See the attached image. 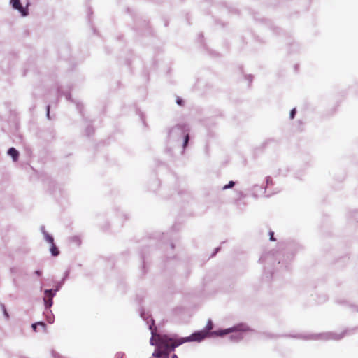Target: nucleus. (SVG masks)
Instances as JSON below:
<instances>
[{
  "label": "nucleus",
  "instance_id": "1",
  "mask_svg": "<svg viewBox=\"0 0 358 358\" xmlns=\"http://www.w3.org/2000/svg\"><path fill=\"white\" fill-rule=\"evenodd\" d=\"M140 315L141 318L146 322L151 331L150 345L156 346V349L152 353V357L161 358L163 355L174 350V349L171 348L172 345H175V335L169 336L157 334V328L155 327V322L151 318L150 314L142 310Z\"/></svg>",
  "mask_w": 358,
  "mask_h": 358
},
{
  "label": "nucleus",
  "instance_id": "2",
  "mask_svg": "<svg viewBox=\"0 0 358 358\" xmlns=\"http://www.w3.org/2000/svg\"><path fill=\"white\" fill-rule=\"evenodd\" d=\"M213 329V323L211 320H208V324L206 325V329L203 331L208 333V335L211 336H223L224 335L229 334L230 333H233L229 336V339L233 342H238L242 340L244 338L245 333L249 331V327L244 324H239L236 326H234L231 328H228L225 329H220L217 331H213L212 332H209Z\"/></svg>",
  "mask_w": 358,
  "mask_h": 358
},
{
  "label": "nucleus",
  "instance_id": "3",
  "mask_svg": "<svg viewBox=\"0 0 358 358\" xmlns=\"http://www.w3.org/2000/svg\"><path fill=\"white\" fill-rule=\"evenodd\" d=\"M189 127L187 124H178L171 127L168 131V141L169 143H181L185 149L189 140Z\"/></svg>",
  "mask_w": 358,
  "mask_h": 358
},
{
  "label": "nucleus",
  "instance_id": "4",
  "mask_svg": "<svg viewBox=\"0 0 358 358\" xmlns=\"http://www.w3.org/2000/svg\"><path fill=\"white\" fill-rule=\"evenodd\" d=\"M208 336V333L205 331H199L193 333L192 335L185 338H178L175 335V345H172L171 349H175L176 347L186 343V342H200Z\"/></svg>",
  "mask_w": 358,
  "mask_h": 358
},
{
  "label": "nucleus",
  "instance_id": "5",
  "mask_svg": "<svg viewBox=\"0 0 358 358\" xmlns=\"http://www.w3.org/2000/svg\"><path fill=\"white\" fill-rule=\"evenodd\" d=\"M345 334V331H343L342 334H336L332 332L323 333L320 334H311V335H299L297 337L303 339H322V340H340L341 339L344 335Z\"/></svg>",
  "mask_w": 358,
  "mask_h": 358
},
{
  "label": "nucleus",
  "instance_id": "6",
  "mask_svg": "<svg viewBox=\"0 0 358 358\" xmlns=\"http://www.w3.org/2000/svg\"><path fill=\"white\" fill-rule=\"evenodd\" d=\"M45 296L43 298L44 305L45 308L48 310L52 306V299L55 296V291L53 289H45L44 290Z\"/></svg>",
  "mask_w": 358,
  "mask_h": 358
},
{
  "label": "nucleus",
  "instance_id": "7",
  "mask_svg": "<svg viewBox=\"0 0 358 358\" xmlns=\"http://www.w3.org/2000/svg\"><path fill=\"white\" fill-rule=\"evenodd\" d=\"M10 3L11 4L12 7L15 10H17L22 16H27L28 15L27 8L22 6L20 0H10Z\"/></svg>",
  "mask_w": 358,
  "mask_h": 358
},
{
  "label": "nucleus",
  "instance_id": "8",
  "mask_svg": "<svg viewBox=\"0 0 358 358\" xmlns=\"http://www.w3.org/2000/svg\"><path fill=\"white\" fill-rule=\"evenodd\" d=\"M8 155H10L14 162L18 159L19 152L14 148H10L8 150Z\"/></svg>",
  "mask_w": 358,
  "mask_h": 358
},
{
  "label": "nucleus",
  "instance_id": "9",
  "mask_svg": "<svg viewBox=\"0 0 358 358\" xmlns=\"http://www.w3.org/2000/svg\"><path fill=\"white\" fill-rule=\"evenodd\" d=\"M252 191L255 196H261L265 193V190H264L262 187L258 185H255L252 188Z\"/></svg>",
  "mask_w": 358,
  "mask_h": 358
},
{
  "label": "nucleus",
  "instance_id": "10",
  "mask_svg": "<svg viewBox=\"0 0 358 358\" xmlns=\"http://www.w3.org/2000/svg\"><path fill=\"white\" fill-rule=\"evenodd\" d=\"M38 326L42 327L44 329H45V324L43 322H38L34 323L31 325L32 329L34 331H37Z\"/></svg>",
  "mask_w": 358,
  "mask_h": 358
},
{
  "label": "nucleus",
  "instance_id": "11",
  "mask_svg": "<svg viewBox=\"0 0 358 358\" xmlns=\"http://www.w3.org/2000/svg\"><path fill=\"white\" fill-rule=\"evenodd\" d=\"M44 238L45 239L50 243L53 244L54 243V239L53 237L50 235L48 232H44Z\"/></svg>",
  "mask_w": 358,
  "mask_h": 358
},
{
  "label": "nucleus",
  "instance_id": "12",
  "mask_svg": "<svg viewBox=\"0 0 358 358\" xmlns=\"http://www.w3.org/2000/svg\"><path fill=\"white\" fill-rule=\"evenodd\" d=\"M44 238L45 239L50 243L53 244L54 243V239L53 237L50 235L48 232H44Z\"/></svg>",
  "mask_w": 358,
  "mask_h": 358
},
{
  "label": "nucleus",
  "instance_id": "13",
  "mask_svg": "<svg viewBox=\"0 0 358 358\" xmlns=\"http://www.w3.org/2000/svg\"><path fill=\"white\" fill-rule=\"evenodd\" d=\"M50 252H51V254L53 255V256H57L59 255V250L57 249V248L53 244H52V246H51V248H50Z\"/></svg>",
  "mask_w": 358,
  "mask_h": 358
},
{
  "label": "nucleus",
  "instance_id": "14",
  "mask_svg": "<svg viewBox=\"0 0 358 358\" xmlns=\"http://www.w3.org/2000/svg\"><path fill=\"white\" fill-rule=\"evenodd\" d=\"M235 182L234 181H230L227 185L223 187V189H227L231 188L234 186Z\"/></svg>",
  "mask_w": 358,
  "mask_h": 358
},
{
  "label": "nucleus",
  "instance_id": "15",
  "mask_svg": "<svg viewBox=\"0 0 358 358\" xmlns=\"http://www.w3.org/2000/svg\"><path fill=\"white\" fill-rule=\"evenodd\" d=\"M71 240L75 242L78 245L80 244V240L78 237L74 236L71 238Z\"/></svg>",
  "mask_w": 358,
  "mask_h": 358
},
{
  "label": "nucleus",
  "instance_id": "16",
  "mask_svg": "<svg viewBox=\"0 0 358 358\" xmlns=\"http://www.w3.org/2000/svg\"><path fill=\"white\" fill-rule=\"evenodd\" d=\"M47 320L48 322L50 323V324H52L53 322H54V316L52 315V314H50V315H48L47 316Z\"/></svg>",
  "mask_w": 358,
  "mask_h": 358
},
{
  "label": "nucleus",
  "instance_id": "17",
  "mask_svg": "<svg viewBox=\"0 0 358 358\" xmlns=\"http://www.w3.org/2000/svg\"><path fill=\"white\" fill-rule=\"evenodd\" d=\"M295 115H296V109L294 108L290 112V114H289L290 118L293 119Z\"/></svg>",
  "mask_w": 358,
  "mask_h": 358
},
{
  "label": "nucleus",
  "instance_id": "18",
  "mask_svg": "<svg viewBox=\"0 0 358 358\" xmlns=\"http://www.w3.org/2000/svg\"><path fill=\"white\" fill-rule=\"evenodd\" d=\"M61 94L64 95L67 100H70L71 99V96H70V94L69 92L64 93V92H62Z\"/></svg>",
  "mask_w": 358,
  "mask_h": 358
},
{
  "label": "nucleus",
  "instance_id": "19",
  "mask_svg": "<svg viewBox=\"0 0 358 358\" xmlns=\"http://www.w3.org/2000/svg\"><path fill=\"white\" fill-rule=\"evenodd\" d=\"M62 287V283H59L57 286H56V288L55 289H53V291H55V293H57V292H58L60 288Z\"/></svg>",
  "mask_w": 358,
  "mask_h": 358
},
{
  "label": "nucleus",
  "instance_id": "20",
  "mask_svg": "<svg viewBox=\"0 0 358 358\" xmlns=\"http://www.w3.org/2000/svg\"><path fill=\"white\" fill-rule=\"evenodd\" d=\"M269 234H270V240L275 241V238L273 237L274 233L273 231H270Z\"/></svg>",
  "mask_w": 358,
  "mask_h": 358
},
{
  "label": "nucleus",
  "instance_id": "21",
  "mask_svg": "<svg viewBox=\"0 0 358 358\" xmlns=\"http://www.w3.org/2000/svg\"><path fill=\"white\" fill-rule=\"evenodd\" d=\"M34 273L38 275V276H41L42 275V271H39V270H37L34 272Z\"/></svg>",
  "mask_w": 358,
  "mask_h": 358
},
{
  "label": "nucleus",
  "instance_id": "22",
  "mask_svg": "<svg viewBox=\"0 0 358 358\" xmlns=\"http://www.w3.org/2000/svg\"><path fill=\"white\" fill-rule=\"evenodd\" d=\"M271 182V178L270 177L266 178V185H268Z\"/></svg>",
  "mask_w": 358,
  "mask_h": 358
},
{
  "label": "nucleus",
  "instance_id": "23",
  "mask_svg": "<svg viewBox=\"0 0 358 358\" xmlns=\"http://www.w3.org/2000/svg\"><path fill=\"white\" fill-rule=\"evenodd\" d=\"M47 117L48 118H50V106H47Z\"/></svg>",
  "mask_w": 358,
  "mask_h": 358
},
{
  "label": "nucleus",
  "instance_id": "24",
  "mask_svg": "<svg viewBox=\"0 0 358 358\" xmlns=\"http://www.w3.org/2000/svg\"><path fill=\"white\" fill-rule=\"evenodd\" d=\"M41 232L43 233V235H44V232H47L45 231V227L44 226H41Z\"/></svg>",
  "mask_w": 358,
  "mask_h": 358
},
{
  "label": "nucleus",
  "instance_id": "25",
  "mask_svg": "<svg viewBox=\"0 0 358 358\" xmlns=\"http://www.w3.org/2000/svg\"><path fill=\"white\" fill-rule=\"evenodd\" d=\"M182 99H178L176 102H177V103L178 105H181L182 104Z\"/></svg>",
  "mask_w": 358,
  "mask_h": 358
},
{
  "label": "nucleus",
  "instance_id": "26",
  "mask_svg": "<svg viewBox=\"0 0 358 358\" xmlns=\"http://www.w3.org/2000/svg\"><path fill=\"white\" fill-rule=\"evenodd\" d=\"M169 353H166V354L163 355V356L161 358H169Z\"/></svg>",
  "mask_w": 358,
  "mask_h": 358
},
{
  "label": "nucleus",
  "instance_id": "27",
  "mask_svg": "<svg viewBox=\"0 0 358 358\" xmlns=\"http://www.w3.org/2000/svg\"><path fill=\"white\" fill-rule=\"evenodd\" d=\"M171 358H178L176 354H173Z\"/></svg>",
  "mask_w": 358,
  "mask_h": 358
},
{
  "label": "nucleus",
  "instance_id": "28",
  "mask_svg": "<svg viewBox=\"0 0 358 358\" xmlns=\"http://www.w3.org/2000/svg\"><path fill=\"white\" fill-rule=\"evenodd\" d=\"M4 314H5V315H6V317H8V315L7 312L6 311V310H4Z\"/></svg>",
  "mask_w": 358,
  "mask_h": 358
},
{
  "label": "nucleus",
  "instance_id": "29",
  "mask_svg": "<svg viewBox=\"0 0 358 358\" xmlns=\"http://www.w3.org/2000/svg\"><path fill=\"white\" fill-rule=\"evenodd\" d=\"M218 250H219V248H217L215 249V253L217 252V251H218Z\"/></svg>",
  "mask_w": 358,
  "mask_h": 358
},
{
  "label": "nucleus",
  "instance_id": "30",
  "mask_svg": "<svg viewBox=\"0 0 358 358\" xmlns=\"http://www.w3.org/2000/svg\"><path fill=\"white\" fill-rule=\"evenodd\" d=\"M248 78H250V81H251L252 80V76H249Z\"/></svg>",
  "mask_w": 358,
  "mask_h": 358
},
{
  "label": "nucleus",
  "instance_id": "31",
  "mask_svg": "<svg viewBox=\"0 0 358 358\" xmlns=\"http://www.w3.org/2000/svg\"><path fill=\"white\" fill-rule=\"evenodd\" d=\"M42 289H43V285H41L40 289L42 290Z\"/></svg>",
  "mask_w": 358,
  "mask_h": 358
},
{
  "label": "nucleus",
  "instance_id": "32",
  "mask_svg": "<svg viewBox=\"0 0 358 358\" xmlns=\"http://www.w3.org/2000/svg\"><path fill=\"white\" fill-rule=\"evenodd\" d=\"M67 275H68V272L66 273L65 278L67 277Z\"/></svg>",
  "mask_w": 358,
  "mask_h": 358
},
{
  "label": "nucleus",
  "instance_id": "33",
  "mask_svg": "<svg viewBox=\"0 0 358 358\" xmlns=\"http://www.w3.org/2000/svg\"><path fill=\"white\" fill-rule=\"evenodd\" d=\"M150 358H152V357H150Z\"/></svg>",
  "mask_w": 358,
  "mask_h": 358
},
{
  "label": "nucleus",
  "instance_id": "34",
  "mask_svg": "<svg viewBox=\"0 0 358 358\" xmlns=\"http://www.w3.org/2000/svg\"><path fill=\"white\" fill-rule=\"evenodd\" d=\"M150 358H152V357H150Z\"/></svg>",
  "mask_w": 358,
  "mask_h": 358
},
{
  "label": "nucleus",
  "instance_id": "35",
  "mask_svg": "<svg viewBox=\"0 0 358 358\" xmlns=\"http://www.w3.org/2000/svg\"><path fill=\"white\" fill-rule=\"evenodd\" d=\"M357 311H358V310Z\"/></svg>",
  "mask_w": 358,
  "mask_h": 358
}]
</instances>
